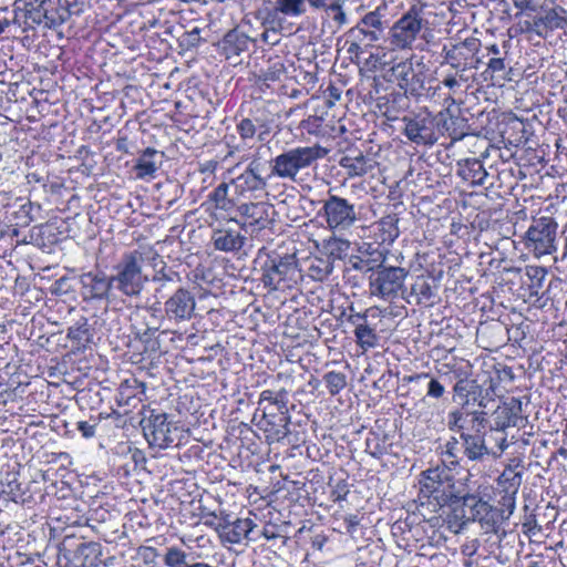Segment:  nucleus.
<instances>
[{"instance_id":"nucleus-56","label":"nucleus","mask_w":567,"mask_h":567,"mask_svg":"<svg viewBox=\"0 0 567 567\" xmlns=\"http://www.w3.org/2000/svg\"><path fill=\"white\" fill-rule=\"evenodd\" d=\"M200 29L198 27L193 28L190 31L184 32L178 38L179 47L183 50H192L194 48H197L200 42L203 41L200 37Z\"/></svg>"},{"instance_id":"nucleus-47","label":"nucleus","mask_w":567,"mask_h":567,"mask_svg":"<svg viewBox=\"0 0 567 567\" xmlns=\"http://www.w3.org/2000/svg\"><path fill=\"white\" fill-rule=\"evenodd\" d=\"M411 292L416 297L419 305H432L435 292L432 285L424 278H417L411 287Z\"/></svg>"},{"instance_id":"nucleus-38","label":"nucleus","mask_w":567,"mask_h":567,"mask_svg":"<svg viewBox=\"0 0 567 567\" xmlns=\"http://www.w3.org/2000/svg\"><path fill=\"white\" fill-rule=\"evenodd\" d=\"M461 166L460 175L463 179L470 182L473 185H484L488 173L483 166V163L478 158H465L460 162Z\"/></svg>"},{"instance_id":"nucleus-31","label":"nucleus","mask_w":567,"mask_h":567,"mask_svg":"<svg viewBox=\"0 0 567 567\" xmlns=\"http://www.w3.org/2000/svg\"><path fill=\"white\" fill-rule=\"evenodd\" d=\"M159 269H155L152 276V282L155 285L154 297L163 298L167 291L174 286L181 284L182 278L177 271L173 268L167 267L164 262Z\"/></svg>"},{"instance_id":"nucleus-44","label":"nucleus","mask_w":567,"mask_h":567,"mask_svg":"<svg viewBox=\"0 0 567 567\" xmlns=\"http://www.w3.org/2000/svg\"><path fill=\"white\" fill-rule=\"evenodd\" d=\"M525 276L529 281L526 284L529 289V296L538 297L547 276V269L542 266H526Z\"/></svg>"},{"instance_id":"nucleus-37","label":"nucleus","mask_w":567,"mask_h":567,"mask_svg":"<svg viewBox=\"0 0 567 567\" xmlns=\"http://www.w3.org/2000/svg\"><path fill=\"white\" fill-rule=\"evenodd\" d=\"M465 460L466 457L463 455V441L460 440V436H451L442 451V465L455 470Z\"/></svg>"},{"instance_id":"nucleus-64","label":"nucleus","mask_w":567,"mask_h":567,"mask_svg":"<svg viewBox=\"0 0 567 567\" xmlns=\"http://www.w3.org/2000/svg\"><path fill=\"white\" fill-rule=\"evenodd\" d=\"M346 44L348 45L347 48V52L352 56H355V58H360V55L364 52L363 50V47H364V41L363 40H355V39H351V40H347L346 41Z\"/></svg>"},{"instance_id":"nucleus-27","label":"nucleus","mask_w":567,"mask_h":567,"mask_svg":"<svg viewBox=\"0 0 567 567\" xmlns=\"http://www.w3.org/2000/svg\"><path fill=\"white\" fill-rule=\"evenodd\" d=\"M523 482V472L517 471L512 465H508L504 468L502 474L498 477V485L502 487L505 493L504 496V505L509 508L512 513L515 507V495L517 494Z\"/></svg>"},{"instance_id":"nucleus-35","label":"nucleus","mask_w":567,"mask_h":567,"mask_svg":"<svg viewBox=\"0 0 567 567\" xmlns=\"http://www.w3.org/2000/svg\"><path fill=\"white\" fill-rule=\"evenodd\" d=\"M290 420L288 409L278 410L276 414L265 412L266 431L270 432L274 439L278 441L285 439L290 433Z\"/></svg>"},{"instance_id":"nucleus-40","label":"nucleus","mask_w":567,"mask_h":567,"mask_svg":"<svg viewBox=\"0 0 567 567\" xmlns=\"http://www.w3.org/2000/svg\"><path fill=\"white\" fill-rule=\"evenodd\" d=\"M233 184L236 190L243 195L246 192L265 190L268 182L267 177H258L245 169L239 176L233 179Z\"/></svg>"},{"instance_id":"nucleus-12","label":"nucleus","mask_w":567,"mask_h":567,"mask_svg":"<svg viewBox=\"0 0 567 567\" xmlns=\"http://www.w3.org/2000/svg\"><path fill=\"white\" fill-rule=\"evenodd\" d=\"M424 6H412L391 27V44L398 49H411L424 23Z\"/></svg>"},{"instance_id":"nucleus-13","label":"nucleus","mask_w":567,"mask_h":567,"mask_svg":"<svg viewBox=\"0 0 567 567\" xmlns=\"http://www.w3.org/2000/svg\"><path fill=\"white\" fill-rule=\"evenodd\" d=\"M162 309L171 330L179 328L189 322L196 315L195 296L189 289L177 287L164 301Z\"/></svg>"},{"instance_id":"nucleus-14","label":"nucleus","mask_w":567,"mask_h":567,"mask_svg":"<svg viewBox=\"0 0 567 567\" xmlns=\"http://www.w3.org/2000/svg\"><path fill=\"white\" fill-rule=\"evenodd\" d=\"M320 213L330 230H347L359 219L355 205L349 199L333 194H329L324 199Z\"/></svg>"},{"instance_id":"nucleus-3","label":"nucleus","mask_w":567,"mask_h":567,"mask_svg":"<svg viewBox=\"0 0 567 567\" xmlns=\"http://www.w3.org/2000/svg\"><path fill=\"white\" fill-rule=\"evenodd\" d=\"M327 154L328 151L320 145L290 148L271 159L270 175L297 182L298 175L302 171L308 169Z\"/></svg>"},{"instance_id":"nucleus-5","label":"nucleus","mask_w":567,"mask_h":567,"mask_svg":"<svg viewBox=\"0 0 567 567\" xmlns=\"http://www.w3.org/2000/svg\"><path fill=\"white\" fill-rule=\"evenodd\" d=\"M143 434L152 447L165 450L177 446L182 439V427L167 413L147 410L140 422Z\"/></svg>"},{"instance_id":"nucleus-23","label":"nucleus","mask_w":567,"mask_h":567,"mask_svg":"<svg viewBox=\"0 0 567 567\" xmlns=\"http://www.w3.org/2000/svg\"><path fill=\"white\" fill-rule=\"evenodd\" d=\"M453 106H444L436 114L439 136L445 132L452 140V143L463 140L470 128L468 121L465 117L455 115Z\"/></svg>"},{"instance_id":"nucleus-62","label":"nucleus","mask_w":567,"mask_h":567,"mask_svg":"<svg viewBox=\"0 0 567 567\" xmlns=\"http://www.w3.org/2000/svg\"><path fill=\"white\" fill-rule=\"evenodd\" d=\"M31 210H32V204H24L20 207V209L16 213V218L19 220L17 221V226H28L33 218L31 217Z\"/></svg>"},{"instance_id":"nucleus-43","label":"nucleus","mask_w":567,"mask_h":567,"mask_svg":"<svg viewBox=\"0 0 567 567\" xmlns=\"http://www.w3.org/2000/svg\"><path fill=\"white\" fill-rule=\"evenodd\" d=\"M229 185L220 183L209 195L204 205L212 204L215 209L229 212L234 207V200L228 196Z\"/></svg>"},{"instance_id":"nucleus-4","label":"nucleus","mask_w":567,"mask_h":567,"mask_svg":"<svg viewBox=\"0 0 567 567\" xmlns=\"http://www.w3.org/2000/svg\"><path fill=\"white\" fill-rule=\"evenodd\" d=\"M143 255L134 250L122 256L112 275L114 290L124 297L140 298L148 277L143 274Z\"/></svg>"},{"instance_id":"nucleus-28","label":"nucleus","mask_w":567,"mask_h":567,"mask_svg":"<svg viewBox=\"0 0 567 567\" xmlns=\"http://www.w3.org/2000/svg\"><path fill=\"white\" fill-rule=\"evenodd\" d=\"M251 39L245 32L235 28L225 34L219 47L225 58L227 60H231L247 51Z\"/></svg>"},{"instance_id":"nucleus-16","label":"nucleus","mask_w":567,"mask_h":567,"mask_svg":"<svg viewBox=\"0 0 567 567\" xmlns=\"http://www.w3.org/2000/svg\"><path fill=\"white\" fill-rule=\"evenodd\" d=\"M471 523L477 522L486 533H496L503 519V511L494 507L477 493H465Z\"/></svg>"},{"instance_id":"nucleus-49","label":"nucleus","mask_w":567,"mask_h":567,"mask_svg":"<svg viewBox=\"0 0 567 567\" xmlns=\"http://www.w3.org/2000/svg\"><path fill=\"white\" fill-rule=\"evenodd\" d=\"M308 0H276V11L287 17H300L306 13Z\"/></svg>"},{"instance_id":"nucleus-34","label":"nucleus","mask_w":567,"mask_h":567,"mask_svg":"<svg viewBox=\"0 0 567 567\" xmlns=\"http://www.w3.org/2000/svg\"><path fill=\"white\" fill-rule=\"evenodd\" d=\"M403 381L406 383H415L424 388L426 390L425 396L431 399L440 400L446 392L444 383L426 372L405 375Z\"/></svg>"},{"instance_id":"nucleus-25","label":"nucleus","mask_w":567,"mask_h":567,"mask_svg":"<svg viewBox=\"0 0 567 567\" xmlns=\"http://www.w3.org/2000/svg\"><path fill=\"white\" fill-rule=\"evenodd\" d=\"M465 493L461 489L445 504L449 507L446 525L450 532L460 534L471 524L468 507L464 505Z\"/></svg>"},{"instance_id":"nucleus-55","label":"nucleus","mask_w":567,"mask_h":567,"mask_svg":"<svg viewBox=\"0 0 567 567\" xmlns=\"http://www.w3.org/2000/svg\"><path fill=\"white\" fill-rule=\"evenodd\" d=\"M249 118H252L254 126L258 131V140L262 141L265 135L269 134L274 120L270 115L266 114L264 110H256Z\"/></svg>"},{"instance_id":"nucleus-11","label":"nucleus","mask_w":567,"mask_h":567,"mask_svg":"<svg viewBox=\"0 0 567 567\" xmlns=\"http://www.w3.org/2000/svg\"><path fill=\"white\" fill-rule=\"evenodd\" d=\"M132 329L140 340H150L157 331H172L159 301L137 306L131 315Z\"/></svg>"},{"instance_id":"nucleus-8","label":"nucleus","mask_w":567,"mask_h":567,"mask_svg":"<svg viewBox=\"0 0 567 567\" xmlns=\"http://www.w3.org/2000/svg\"><path fill=\"white\" fill-rule=\"evenodd\" d=\"M299 275L295 255L269 258L262 266L261 281L271 290H284L297 284Z\"/></svg>"},{"instance_id":"nucleus-42","label":"nucleus","mask_w":567,"mask_h":567,"mask_svg":"<svg viewBox=\"0 0 567 567\" xmlns=\"http://www.w3.org/2000/svg\"><path fill=\"white\" fill-rule=\"evenodd\" d=\"M388 441V434L371 431L365 439V452L375 458H380L389 452L390 444Z\"/></svg>"},{"instance_id":"nucleus-20","label":"nucleus","mask_w":567,"mask_h":567,"mask_svg":"<svg viewBox=\"0 0 567 567\" xmlns=\"http://www.w3.org/2000/svg\"><path fill=\"white\" fill-rule=\"evenodd\" d=\"M567 24V11L560 7L540 8L539 14L532 22H526V30L546 38L549 32L563 29Z\"/></svg>"},{"instance_id":"nucleus-24","label":"nucleus","mask_w":567,"mask_h":567,"mask_svg":"<svg viewBox=\"0 0 567 567\" xmlns=\"http://www.w3.org/2000/svg\"><path fill=\"white\" fill-rule=\"evenodd\" d=\"M238 210L244 218L241 228L251 227L252 230H261L271 223L272 206L268 203H245L238 207Z\"/></svg>"},{"instance_id":"nucleus-2","label":"nucleus","mask_w":567,"mask_h":567,"mask_svg":"<svg viewBox=\"0 0 567 567\" xmlns=\"http://www.w3.org/2000/svg\"><path fill=\"white\" fill-rule=\"evenodd\" d=\"M453 470L443 465L430 467L420 474L419 498L421 507H432V512L445 507L451 501V496L456 494L460 488L455 485V477L451 473Z\"/></svg>"},{"instance_id":"nucleus-60","label":"nucleus","mask_w":567,"mask_h":567,"mask_svg":"<svg viewBox=\"0 0 567 567\" xmlns=\"http://www.w3.org/2000/svg\"><path fill=\"white\" fill-rule=\"evenodd\" d=\"M236 130H237V133L239 134L240 138L244 141L252 140L256 135H258V131L254 126L252 118H248V117L241 118L238 122Z\"/></svg>"},{"instance_id":"nucleus-58","label":"nucleus","mask_w":567,"mask_h":567,"mask_svg":"<svg viewBox=\"0 0 567 567\" xmlns=\"http://www.w3.org/2000/svg\"><path fill=\"white\" fill-rule=\"evenodd\" d=\"M50 13V22H48V28H56L61 24L65 23L72 14L64 8V6H61L58 3L56 8L49 9Z\"/></svg>"},{"instance_id":"nucleus-21","label":"nucleus","mask_w":567,"mask_h":567,"mask_svg":"<svg viewBox=\"0 0 567 567\" xmlns=\"http://www.w3.org/2000/svg\"><path fill=\"white\" fill-rule=\"evenodd\" d=\"M240 229L236 219H230L225 226L214 229L212 235L214 248L224 252L239 251L247 240Z\"/></svg>"},{"instance_id":"nucleus-29","label":"nucleus","mask_w":567,"mask_h":567,"mask_svg":"<svg viewBox=\"0 0 567 567\" xmlns=\"http://www.w3.org/2000/svg\"><path fill=\"white\" fill-rule=\"evenodd\" d=\"M164 153L153 148H145L136 159L134 171L138 178H153L163 163Z\"/></svg>"},{"instance_id":"nucleus-53","label":"nucleus","mask_w":567,"mask_h":567,"mask_svg":"<svg viewBox=\"0 0 567 567\" xmlns=\"http://www.w3.org/2000/svg\"><path fill=\"white\" fill-rule=\"evenodd\" d=\"M323 382L329 394L334 396L347 386V375L342 372L329 371L323 375Z\"/></svg>"},{"instance_id":"nucleus-63","label":"nucleus","mask_w":567,"mask_h":567,"mask_svg":"<svg viewBox=\"0 0 567 567\" xmlns=\"http://www.w3.org/2000/svg\"><path fill=\"white\" fill-rule=\"evenodd\" d=\"M474 388V381L460 379L453 386V391L458 396H467Z\"/></svg>"},{"instance_id":"nucleus-54","label":"nucleus","mask_w":567,"mask_h":567,"mask_svg":"<svg viewBox=\"0 0 567 567\" xmlns=\"http://www.w3.org/2000/svg\"><path fill=\"white\" fill-rule=\"evenodd\" d=\"M187 558L188 554L176 546L166 548L163 556L164 564L167 567H185L189 564Z\"/></svg>"},{"instance_id":"nucleus-39","label":"nucleus","mask_w":567,"mask_h":567,"mask_svg":"<svg viewBox=\"0 0 567 567\" xmlns=\"http://www.w3.org/2000/svg\"><path fill=\"white\" fill-rule=\"evenodd\" d=\"M68 338L76 343V348H86L93 342V331L86 318L82 317L68 330Z\"/></svg>"},{"instance_id":"nucleus-9","label":"nucleus","mask_w":567,"mask_h":567,"mask_svg":"<svg viewBox=\"0 0 567 567\" xmlns=\"http://www.w3.org/2000/svg\"><path fill=\"white\" fill-rule=\"evenodd\" d=\"M429 69L422 58L412 55L395 63L391 69V76L400 89L412 96H420L425 90V79Z\"/></svg>"},{"instance_id":"nucleus-17","label":"nucleus","mask_w":567,"mask_h":567,"mask_svg":"<svg viewBox=\"0 0 567 567\" xmlns=\"http://www.w3.org/2000/svg\"><path fill=\"white\" fill-rule=\"evenodd\" d=\"M481 42L476 38H467L464 41L444 45L442 50L443 63H446L454 71L465 72L476 69L473 60L478 52Z\"/></svg>"},{"instance_id":"nucleus-6","label":"nucleus","mask_w":567,"mask_h":567,"mask_svg":"<svg viewBox=\"0 0 567 567\" xmlns=\"http://www.w3.org/2000/svg\"><path fill=\"white\" fill-rule=\"evenodd\" d=\"M101 556L100 543L65 535L58 547L56 564L59 567H97Z\"/></svg>"},{"instance_id":"nucleus-51","label":"nucleus","mask_w":567,"mask_h":567,"mask_svg":"<svg viewBox=\"0 0 567 567\" xmlns=\"http://www.w3.org/2000/svg\"><path fill=\"white\" fill-rule=\"evenodd\" d=\"M385 261V256L382 251H378L375 257L363 259L358 256H352L349 260L351 267L361 272L371 274L377 269L380 262Z\"/></svg>"},{"instance_id":"nucleus-33","label":"nucleus","mask_w":567,"mask_h":567,"mask_svg":"<svg viewBox=\"0 0 567 567\" xmlns=\"http://www.w3.org/2000/svg\"><path fill=\"white\" fill-rule=\"evenodd\" d=\"M350 320L355 326L354 337L358 346L364 351L377 347L379 338L373 328L367 322V316L357 313Z\"/></svg>"},{"instance_id":"nucleus-41","label":"nucleus","mask_w":567,"mask_h":567,"mask_svg":"<svg viewBox=\"0 0 567 567\" xmlns=\"http://www.w3.org/2000/svg\"><path fill=\"white\" fill-rule=\"evenodd\" d=\"M509 73L511 68L505 61V55H503L492 56L487 62V68L483 74L485 76V80L487 79V76H489L492 81L502 82L511 80Z\"/></svg>"},{"instance_id":"nucleus-61","label":"nucleus","mask_w":567,"mask_h":567,"mask_svg":"<svg viewBox=\"0 0 567 567\" xmlns=\"http://www.w3.org/2000/svg\"><path fill=\"white\" fill-rule=\"evenodd\" d=\"M495 388H496V383H495L494 379L491 378L489 385L486 389L485 395L480 393L477 398H474V400L477 402L478 408H481L480 411H486L488 413V411L486 410L488 404L495 403V400L491 396V395H495Z\"/></svg>"},{"instance_id":"nucleus-22","label":"nucleus","mask_w":567,"mask_h":567,"mask_svg":"<svg viewBox=\"0 0 567 567\" xmlns=\"http://www.w3.org/2000/svg\"><path fill=\"white\" fill-rule=\"evenodd\" d=\"M520 410V402L514 398L509 402L498 404L492 412L493 424L489 425L488 433L495 437L498 434H506L507 427L518 426Z\"/></svg>"},{"instance_id":"nucleus-26","label":"nucleus","mask_w":567,"mask_h":567,"mask_svg":"<svg viewBox=\"0 0 567 567\" xmlns=\"http://www.w3.org/2000/svg\"><path fill=\"white\" fill-rule=\"evenodd\" d=\"M256 524L250 518H236L231 524H226L219 529V538L223 544L236 545L249 537Z\"/></svg>"},{"instance_id":"nucleus-52","label":"nucleus","mask_w":567,"mask_h":567,"mask_svg":"<svg viewBox=\"0 0 567 567\" xmlns=\"http://www.w3.org/2000/svg\"><path fill=\"white\" fill-rule=\"evenodd\" d=\"M264 402H269L275 405L278 410L288 409V391L286 389H280L278 392H274L271 390H264L259 396V404Z\"/></svg>"},{"instance_id":"nucleus-19","label":"nucleus","mask_w":567,"mask_h":567,"mask_svg":"<svg viewBox=\"0 0 567 567\" xmlns=\"http://www.w3.org/2000/svg\"><path fill=\"white\" fill-rule=\"evenodd\" d=\"M81 293L84 299L107 300L114 299L112 276L103 271H89L80 277Z\"/></svg>"},{"instance_id":"nucleus-32","label":"nucleus","mask_w":567,"mask_h":567,"mask_svg":"<svg viewBox=\"0 0 567 567\" xmlns=\"http://www.w3.org/2000/svg\"><path fill=\"white\" fill-rule=\"evenodd\" d=\"M468 81V76L465 72L454 71L446 73L440 81L443 89H447V92L442 97L443 106H454L457 104L456 95L462 92V84Z\"/></svg>"},{"instance_id":"nucleus-36","label":"nucleus","mask_w":567,"mask_h":567,"mask_svg":"<svg viewBox=\"0 0 567 567\" xmlns=\"http://www.w3.org/2000/svg\"><path fill=\"white\" fill-rule=\"evenodd\" d=\"M398 214H388L374 224L375 235L381 244H392L400 236Z\"/></svg>"},{"instance_id":"nucleus-45","label":"nucleus","mask_w":567,"mask_h":567,"mask_svg":"<svg viewBox=\"0 0 567 567\" xmlns=\"http://www.w3.org/2000/svg\"><path fill=\"white\" fill-rule=\"evenodd\" d=\"M333 261L326 257H316L308 268V276L316 281H324L333 272Z\"/></svg>"},{"instance_id":"nucleus-10","label":"nucleus","mask_w":567,"mask_h":567,"mask_svg":"<svg viewBox=\"0 0 567 567\" xmlns=\"http://www.w3.org/2000/svg\"><path fill=\"white\" fill-rule=\"evenodd\" d=\"M409 271L402 267L384 266L380 262L369 277L370 295L383 300H392L399 296Z\"/></svg>"},{"instance_id":"nucleus-18","label":"nucleus","mask_w":567,"mask_h":567,"mask_svg":"<svg viewBox=\"0 0 567 567\" xmlns=\"http://www.w3.org/2000/svg\"><path fill=\"white\" fill-rule=\"evenodd\" d=\"M386 28L388 21L383 19L380 10L377 9L364 14L358 24L349 30L348 38L363 40L364 47H370L372 43L384 38Z\"/></svg>"},{"instance_id":"nucleus-1","label":"nucleus","mask_w":567,"mask_h":567,"mask_svg":"<svg viewBox=\"0 0 567 567\" xmlns=\"http://www.w3.org/2000/svg\"><path fill=\"white\" fill-rule=\"evenodd\" d=\"M486 411L456 409L447 414V429L460 435L463 441V455L466 461L482 463L496 460L508 447L506 434L493 437L486 430Z\"/></svg>"},{"instance_id":"nucleus-57","label":"nucleus","mask_w":567,"mask_h":567,"mask_svg":"<svg viewBox=\"0 0 567 567\" xmlns=\"http://www.w3.org/2000/svg\"><path fill=\"white\" fill-rule=\"evenodd\" d=\"M346 0H333L331 3L323 8L327 14L339 25L347 23V16L343 11Z\"/></svg>"},{"instance_id":"nucleus-7","label":"nucleus","mask_w":567,"mask_h":567,"mask_svg":"<svg viewBox=\"0 0 567 567\" xmlns=\"http://www.w3.org/2000/svg\"><path fill=\"white\" fill-rule=\"evenodd\" d=\"M557 228L551 216L534 219L523 237L525 248L537 258L555 252Z\"/></svg>"},{"instance_id":"nucleus-15","label":"nucleus","mask_w":567,"mask_h":567,"mask_svg":"<svg viewBox=\"0 0 567 567\" xmlns=\"http://www.w3.org/2000/svg\"><path fill=\"white\" fill-rule=\"evenodd\" d=\"M403 133L409 141L416 145L433 146L439 141L436 115L423 111L412 116L403 117Z\"/></svg>"},{"instance_id":"nucleus-50","label":"nucleus","mask_w":567,"mask_h":567,"mask_svg":"<svg viewBox=\"0 0 567 567\" xmlns=\"http://www.w3.org/2000/svg\"><path fill=\"white\" fill-rule=\"evenodd\" d=\"M25 20L31 21L32 24H41L42 22L45 23L48 27V22H50V13L49 8L43 7V4H34L32 1H28L25 3Z\"/></svg>"},{"instance_id":"nucleus-46","label":"nucleus","mask_w":567,"mask_h":567,"mask_svg":"<svg viewBox=\"0 0 567 567\" xmlns=\"http://www.w3.org/2000/svg\"><path fill=\"white\" fill-rule=\"evenodd\" d=\"M350 249V241L347 239L332 237L324 241L323 250L326 254V258L332 260L343 259L348 255V250Z\"/></svg>"},{"instance_id":"nucleus-30","label":"nucleus","mask_w":567,"mask_h":567,"mask_svg":"<svg viewBox=\"0 0 567 567\" xmlns=\"http://www.w3.org/2000/svg\"><path fill=\"white\" fill-rule=\"evenodd\" d=\"M340 166L346 171L349 177H360L371 172L375 162L363 155L362 152H358L355 155H344L339 162Z\"/></svg>"},{"instance_id":"nucleus-59","label":"nucleus","mask_w":567,"mask_h":567,"mask_svg":"<svg viewBox=\"0 0 567 567\" xmlns=\"http://www.w3.org/2000/svg\"><path fill=\"white\" fill-rule=\"evenodd\" d=\"M159 554L156 548L151 546H140L137 548V558L145 567H155Z\"/></svg>"},{"instance_id":"nucleus-48","label":"nucleus","mask_w":567,"mask_h":567,"mask_svg":"<svg viewBox=\"0 0 567 567\" xmlns=\"http://www.w3.org/2000/svg\"><path fill=\"white\" fill-rule=\"evenodd\" d=\"M270 165L271 161L264 158L258 150L251 157L247 167L245 168L252 175H257L258 177H267V181L270 179L274 175H270Z\"/></svg>"}]
</instances>
